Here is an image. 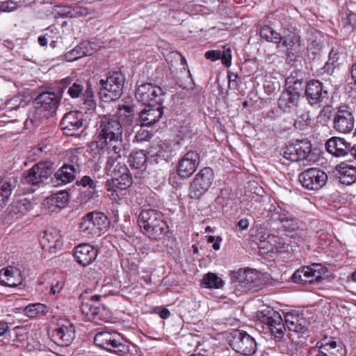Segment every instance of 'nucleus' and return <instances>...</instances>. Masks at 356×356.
Returning a JSON list of instances; mask_svg holds the SVG:
<instances>
[{
  "label": "nucleus",
  "mask_w": 356,
  "mask_h": 356,
  "mask_svg": "<svg viewBox=\"0 0 356 356\" xmlns=\"http://www.w3.org/2000/svg\"><path fill=\"white\" fill-rule=\"evenodd\" d=\"M279 240L280 238L273 234H268L266 236L263 235L260 240L259 248L268 252H274Z\"/></svg>",
  "instance_id": "obj_38"
},
{
  "label": "nucleus",
  "mask_w": 356,
  "mask_h": 356,
  "mask_svg": "<svg viewBox=\"0 0 356 356\" xmlns=\"http://www.w3.org/2000/svg\"><path fill=\"white\" fill-rule=\"evenodd\" d=\"M283 157L292 162L298 161V156L297 154V149L294 144L285 147L282 150Z\"/></svg>",
  "instance_id": "obj_47"
},
{
  "label": "nucleus",
  "mask_w": 356,
  "mask_h": 356,
  "mask_svg": "<svg viewBox=\"0 0 356 356\" xmlns=\"http://www.w3.org/2000/svg\"><path fill=\"white\" fill-rule=\"evenodd\" d=\"M19 7L17 2L13 1H7L0 3V11L1 12H12Z\"/></svg>",
  "instance_id": "obj_54"
},
{
  "label": "nucleus",
  "mask_w": 356,
  "mask_h": 356,
  "mask_svg": "<svg viewBox=\"0 0 356 356\" xmlns=\"http://www.w3.org/2000/svg\"><path fill=\"white\" fill-rule=\"evenodd\" d=\"M152 134L142 127L137 131L135 139L137 142L147 141L152 138Z\"/></svg>",
  "instance_id": "obj_55"
},
{
  "label": "nucleus",
  "mask_w": 356,
  "mask_h": 356,
  "mask_svg": "<svg viewBox=\"0 0 356 356\" xmlns=\"http://www.w3.org/2000/svg\"><path fill=\"white\" fill-rule=\"evenodd\" d=\"M306 97L311 104H316L327 98V92L323 90L322 83L316 80L310 81L306 88Z\"/></svg>",
  "instance_id": "obj_23"
},
{
  "label": "nucleus",
  "mask_w": 356,
  "mask_h": 356,
  "mask_svg": "<svg viewBox=\"0 0 356 356\" xmlns=\"http://www.w3.org/2000/svg\"><path fill=\"white\" fill-rule=\"evenodd\" d=\"M281 42L287 49H295L300 44V37L296 32H289L287 35L282 36Z\"/></svg>",
  "instance_id": "obj_39"
},
{
  "label": "nucleus",
  "mask_w": 356,
  "mask_h": 356,
  "mask_svg": "<svg viewBox=\"0 0 356 356\" xmlns=\"http://www.w3.org/2000/svg\"><path fill=\"white\" fill-rule=\"evenodd\" d=\"M138 223L143 232L154 240L162 238L168 231V226L162 213L154 209L143 210L139 216Z\"/></svg>",
  "instance_id": "obj_2"
},
{
  "label": "nucleus",
  "mask_w": 356,
  "mask_h": 356,
  "mask_svg": "<svg viewBox=\"0 0 356 356\" xmlns=\"http://www.w3.org/2000/svg\"><path fill=\"white\" fill-rule=\"evenodd\" d=\"M220 50H211L208 51L205 53V57L212 61H215L220 59Z\"/></svg>",
  "instance_id": "obj_63"
},
{
  "label": "nucleus",
  "mask_w": 356,
  "mask_h": 356,
  "mask_svg": "<svg viewBox=\"0 0 356 356\" xmlns=\"http://www.w3.org/2000/svg\"><path fill=\"white\" fill-rule=\"evenodd\" d=\"M136 99L144 105H161L165 99V92L158 86L149 83L141 84L136 89Z\"/></svg>",
  "instance_id": "obj_5"
},
{
  "label": "nucleus",
  "mask_w": 356,
  "mask_h": 356,
  "mask_svg": "<svg viewBox=\"0 0 356 356\" xmlns=\"http://www.w3.org/2000/svg\"><path fill=\"white\" fill-rule=\"evenodd\" d=\"M77 168L74 165L64 164L55 174L51 182L54 186L70 183L75 179Z\"/></svg>",
  "instance_id": "obj_22"
},
{
  "label": "nucleus",
  "mask_w": 356,
  "mask_h": 356,
  "mask_svg": "<svg viewBox=\"0 0 356 356\" xmlns=\"http://www.w3.org/2000/svg\"><path fill=\"white\" fill-rule=\"evenodd\" d=\"M74 254L79 264L87 266L96 259L97 250L89 244H81L76 248Z\"/></svg>",
  "instance_id": "obj_20"
},
{
  "label": "nucleus",
  "mask_w": 356,
  "mask_h": 356,
  "mask_svg": "<svg viewBox=\"0 0 356 356\" xmlns=\"http://www.w3.org/2000/svg\"><path fill=\"white\" fill-rule=\"evenodd\" d=\"M60 209V207H57V204L51 196L46 198V210H47L49 213H52L58 212Z\"/></svg>",
  "instance_id": "obj_57"
},
{
  "label": "nucleus",
  "mask_w": 356,
  "mask_h": 356,
  "mask_svg": "<svg viewBox=\"0 0 356 356\" xmlns=\"http://www.w3.org/2000/svg\"><path fill=\"white\" fill-rule=\"evenodd\" d=\"M46 236H47L46 239L48 241V243H49V252L51 253H55L56 248H60L61 245L59 231L54 228H51L48 231H46Z\"/></svg>",
  "instance_id": "obj_36"
},
{
  "label": "nucleus",
  "mask_w": 356,
  "mask_h": 356,
  "mask_svg": "<svg viewBox=\"0 0 356 356\" xmlns=\"http://www.w3.org/2000/svg\"><path fill=\"white\" fill-rule=\"evenodd\" d=\"M163 115L161 105L147 106L140 115V126H151L156 123Z\"/></svg>",
  "instance_id": "obj_24"
},
{
  "label": "nucleus",
  "mask_w": 356,
  "mask_h": 356,
  "mask_svg": "<svg viewBox=\"0 0 356 356\" xmlns=\"http://www.w3.org/2000/svg\"><path fill=\"white\" fill-rule=\"evenodd\" d=\"M79 46L83 56H90L97 50L95 44L87 41L81 42Z\"/></svg>",
  "instance_id": "obj_51"
},
{
  "label": "nucleus",
  "mask_w": 356,
  "mask_h": 356,
  "mask_svg": "<svg viewBox=\"0 0 356 356\" xmlns=\"http://www.w3.org/2000/svg\"><path fill=\"white\" fill-rule=\"evenodd\" d=\"M202 284L207 288L220 289L223 286L224 282L215 273H209L204 276Z\"/></svg>",
  "instance_id": "obj_40"
},
{
  "label": "nucleus",
  "mask_w": 356,
  "mask_h": 356,
  "mask_svg": "<svg viewBox=\"0 0 356 356\" xmlns=\"http://www.w3.org/2000/svg\"><path fill=\"white\" fill-rule=\"evenodd\" d=\"M101 296L95 295L90 300L83 302L81 306L82 314L91 321L99 323L100 321L107 322L109 320V312L99 302Z\"/></svg>",
  "instance_id": "obj_6"
},
{
  "label": "nucleus",
  "mask_w": 356,
  "mask_h": 356,
  "mask_svg": "<svg viewBox=\"0 0 356 356\" xmlns=\"http://www.w3.org/2000/svg\"><path fill=\"white\" fill-rule=\"evenodd\" d=\"M83 86L79 83H74L70 87L68 93L72 98H76L83 92Z\"/></svg>",
  "instance_id": "obj_58"
},
{
  "label": "nucleus",
  "mask_w": 356,
  "mask_h": 356,
  "mask_svg": "<svg viewBox=\"0 0 356 356\" xmlns=\"http://www.w3.org/2000/svg\"><path fill=\"white\" fill-rule=\"evenodd\" d=\"M171 73L176 79L177 84L184 89H191L194 86L191 72L187 68V64L177 69L173 70Z\"/></svg>",
  "instance_id": "obj_27"
},
{
  "label": "nucleus",
  "mask_w": 356,
  "mask_h": 356,
  "mask_svg": "<svg viewBox=\"0 0 356 356\" xmlns=\"http://www.w3.org/2000/svg\"><path fill=\"white\" fill-rule=\"evenodd\" d=\"M200 156L196 151L187 152L178 164L177 173L181 177H189L197 168Z\"/></svg>",
  "instance_id": "obj_14"
},
{
  "label": "nucleus",
  "mask_w": 356,
  "mask_h": 356,
  "mask_svg": "<svg viewBox=\"0 0 356 356\" xmlns=\"http://www.w3.org/2000/svg\"><path fill=\"white\" fill-rule=\"evenodd\" d=\"M108 156L105 165V172H108L115 175L114 171L120 166L122 163H124V159L122 156V152L119 153L108 151Z\"/></svg>",
  "instance_id": "obj_32"
},
{
  "label": "nucleus",
  "mask_w": 356,
  "mask_h": 356,
  "mask_svg": "<svg viewBox=\"0 0 356 356\" xmlns=\"http://www.w3.org/2000/svg\"><path fill=\"white\" fill-rule=\"evenodd\" d=\"M214 173L211 168L206 167L197 172L193 178L189 189V196L199 199L213 184Z\"/></svg>",
  "instance_id": "obj_7"
},
{
  "label": "nucleus",
  "mask_w": 356,
  "mask_h": 356,
  "mask_svg": "<svg viewBox=\"0 0 356 356\" xmlns=\"http://www.w3.org/2000/svg\"><path fill=\"white\" fill-rule=\"evenodd\" d=\"M82 57H83V55H82V52L81 51L79 45L65 54V59L70 62L76 60Z\"/></svg>",
  "instance_id": "obj_53"
},
{
  "label": "nucleus",
  "mask_w": 356,
  "mask_h": 356,
  "mask_svg": "<svg viewBox=\"0 0 356 356\" xmlns=\"http://www.w3.org/2000/svg\"><path fill=\"white\" fill-rule=\"evenodd\" d=\"M12 193V186L9 182L3 183L0 188V207L6 204Z\"/></svg>",
  "instance_id": "obj_48"
},
{
  "label": "nucleus",
  "mask_w": 356,
  "mask_h": 356,
  "mask_svg": "<svg viewBox=\"0 0 356 356\" xmlns=\"http://www.w3.org/2000/svg\"><path fill=\"white\" fill-rule=\"evenodd\" d=\"M296 149H297V154L298 159H305L311 152L312 145L309 141L306 140H299L294 143Z\"/></svg>",
  "instance_id": "obj_41"
},
{
  "label": "nucleus",
  "mask_w": 356,
  "mask_h": 356,
  "mask_svg": "<svg viewBox=\"0 0 356 356\" xmlns=\"http://www.w3.org/2000/svg\"><path fill=\"white\" fill-rule=\"evenodd\" d=\"M337 171L339 172V181L343 184H350L355 181L356 180V168L348 165L345 163H341L337 165L336 167Z\"/></svg>",
  "instance_id": "obj_29"
},
{
  "label": "nucleus",
  "mask_w": 356,
  "mask_h": 356,
  "mask_svg": "<svg viewBox=\"0 0 356 356\" xmlns=\"http://www.w3.org/2000/svg\"><path fill=\"white\" fill-rule=\"evenodd\" d=\"M234 278L238 282L247 286L248 284L255 282L257 278V273L250 269H239L234 273Z\"/></svg>",
  "instance_id": "obj_33"
},
{
  "label": "nucleus",
  "mask_w": 356,
  "mask_h": 356,
  "mask_svg": "<svg viewBox=\"0 0 356 356\" xmlns=\"http://www.w3.org/2000/svg\"><path fill=\"white\" fill-rule=\"evenodd\" d=\"M64 133L68 136H76L83 127V118L80 113L71 111L65 114L61 122Z\"/></svg>",
  "instance_id": "obj_17"
},
{
  "label": "nucleus",
  "mask_w": 356,
  "mask_h": 356,
  "mask_svg": "<svg viewBox=\"0 0 356 356\" xmlns=\"http://www.w3.org/2000/svg\"><path fill=\"white\" fill-rule=\"evenodd\" d=\"M146 161V154L143 151L132 153L129 159L130 165L136 169L141 168L144 166Z\"/></svg>",
  "instance_id": "obj_42"
},
{
  "label": "nucleus",
  "mask_w": 356,
  "mask_h": 356,
  "mask_svg": "<svg viewBox=\"0 0 356 356\" xmlns=\"http://www.w3.org/2000/svg\"><path fill=\"white\" fill-rule=\"evenodd\" d=\"M341 56L342 53L341 52L340 47H333L330 52L329 60L328 62L327 63V65L331 64L332 65H334L335 64H337Z\"/></svg>",
  "instance_id": "obj_52"
},
{
  "label": "nucleus",
  "mask_w": 356,
  "mask_h": 356,
  "mask_svg": "<svg viewBox=\"0 0 356 356\" xmlns=\"http://www.w3.org/2000/svg\"><path fill=\"white\" fill-rule=\"evenodd\" d=\"M165 60L169 65L171 72L187 63L185 58L177 51H172L168 54L165 56Z\"/></svg>",
  "instance_id": "obj_35"
},
{
  "label": "nucleus",
  "mask_w": 356,
  "mask_h": 356,
  "mask_svg": "<svg viewBox=\"0 0 356 356\" xmlns=\"http://www.w3.org/2000/svg\"><path fill=\"white\" fill-rule=\"evenodd\" d=\"M220 54L219 60H221L222 64L225 66H230L232 59L231 50L227 49L226 50L220 51Z\"/></svg>",
  "instance_id": "obj_59"
},
{
  "label": "nucleus",
  "mask_w": 356,
  "mask_h": 356,
  "mask_svg": "<svg viewBox=\"0 0 356 356\" xmlns=\"http://www.w3.org/2000/svg\"><path fill=\"white\" fill-rule=\"evenodd\" d=\"M97 194L95 188H89L88 190L83 191L81 193V199L85 202L93 198Z\"/></svg>",
  "instance_id": "obj_62"
},
{
  "label": "nucleus",
  "mask_w": 356,
  "mask_h": 356,
  "mask_svg": "<svg viewBox=\"0 0 356 356\" xmlns=\"http://www.w3.org/2000/svg\"><path fill=\"white\" fill-rule=\"evenodd\" d=\"M348 10L349 12L348 17L350 22L356 25V3H350L348 5Z\"/></svg>",
  "instance_id": "obj_61"
},
{
  "label": "nucleus",
  "mask_w": 356,
  "mask_h": 356,
  "mask_svg": "<svg viewBox=\"0 0 356 356\" xmlns=\"http://www.w3.org/2000/svg\"><path fill=\"white\" fill-rule=\"evenodd\" d=\"M22 282L21 273L15 267H9L0 271V282L5 286L15 287Z\"/></svg>",
  "instance_id": "obj_26"
},
{
  "label": "nucleus",
  "mask_w": 356,
  "mask_h": 356,
  "mask_svg": "<svg viewBox=\"0 0 356 356\" xmlns=\"http://www.w3.org/2000/svg\"><path fill=\"white\" fill-rule=\"evenodd\" d=\"M334 127L341 133H348L354 127L352 113L346 110H339L334 119Z\"/></svg>",
  "instance_id": "obj_21"
},
{
  "label": "nucleus",
  "mask_w": 356,
  "mask_h": 356,
  "mask_svg": "<svg viewBox=\"0 0 356 356\" xmlns=\"http://www.w3.org/2000/svg\"><path fill=\"white\" fill-rule=\"evenodd\" d=\"M260 35L268 42L280 44L282 42V35L274 31L269 26H264L260 29Z\"/></svg>",
  "instance_id": "obj_37"
},
{
  "label": "nucleus",
  "mask_w": 356,
  "mask_h": 356,
  "mask_svg": "<svg viewBox=\"0 0 356 356\" xmlns=\"http://www.w3.org/2000/svg\"><path fill=\"white\" fill-rule=\"evenodd\" d=\"M24 311L27 316L34 318L40 313H43L44 312V305L40 303L30 305L27 306Z\"/></svg>",
  "instance_id": "obj_46"
},
{
  "label": "nucleus",
  "mask_w": 356,
  "mask_h": 356,
  "mask_svg": "<svg viewBox=\"0 0 356 356\" xmlns=\"http://www.w3.org/2000/svg\"><path fill=\"white\" fill-rule=\"evenodd\" d=\"M108 224L106 216L102 212H90L84 216L80 223V230L85 234H97Z\"/></svg>",
  "instance_id": "obj_9"
},
{
  "label": "nucleus",
  "mask_w": 356,
  "mask_h": 356,
  "mask_svg": "<svg viewBox=\"0 0 356 356\" xmlns=\"http://www.w3.org/2000/svg\"><path fill=\"white\" fill-rule=\"evenodd\" d=\"M350 143L343 138L333 137L326 143V149L332 154L336 156H345L349 154Z\"/></svg>",
  "instance_id": "obj_25"
},
{
  "label": "nucleus",
  "mask_w": 356,
  "mask_h": 356,
  "mask_svg": "<svg viewBox=\"0 0 356 356\" xmlns=\"http://www.w3.org/2000/svg\"><path fill=\"white\" fill-rule=\"evenodd\" d=\"M51 197L55 200L57 207H60L61 209L65 207L69 200V194L65 191L51 195Z\"/></svg>",
  "instance_id": "obj_49"
},
{
  "label": "nucleus",
  "mask_w": 356,
  "mask_h": 356,
  "mask_svg": "<svg viewBox=\"0 0 356 356\" xmlns=\"http://www.w3.org/2000/svg\"><path fill=\"white\" fill-rule=\"evenodd\" d=\"M261 321L269 327L271 333L276 338H282L285 328V322L280 314L276 311H268L267 314L263 315Z\"/></svg>",
  "instance_id": "obj_15"
},
{
  "label": "nucleus",
  "mask_w": 356,
  "mask_h": 356,
  "mask_svg": "<svg viewBox=\"0 0 356 356\" xmlns=\"http://www.w3.org/2000/svg\"><path fill=\"white\" fill-rule=\"evenodd\" d=\"M310 118L308 111H298L297 119L295 120L294 126L300 129H304L308 125Z\"/></svg>",
  "instance_id": "obj_45"
},
{
  "label": "nucleus",
  "mask_w": 356,
  "mask_h": 356,
  "mask_svg": "<svg viewBox=\"0 0 356 356\" xmlns=\"http://www.w3.org/2000/svg\"><path fill=\"white\" fill-rule=\"evenodd\" d=\"M300 97V92L296 88L289 86L279 98V106L284 111H289L298 106Z\"/></svg>",
  "instance_id": "obj_19"
},
{
  "label": "nucleus",
  "mask_w": 356,
  "mask_h": 356,
  "mask_svg": "<svg viewBox=\"0 0 356 356\" xmlns=\"http://www.w3.org/2000/svg\"><path fill=\"white\" fill-rule=\"evenodd\" d=\"M83 109L85 112L94 111L96 108V102L94 100V92L90 87H88L83 93Z\"/></svg>",
  "instance_id": "obj_43"
},
{
  "label": "nucleus",
  "mask_w": 356,
  "mask_h": 356,
  "mask_svg": "<svg viewBox=\"0 0 356 356\" xmlns=\"http://www.w3.org/2000/svg\"><path fill=\"white\" fill-rule=\"evenodd\" d=\"M123 129L118 120L113 115H105L100 118L95 141L99 149L119 153L124 150Z\"/></svg>",
  "instance_id": "obj_1"
},
{
  "label": "nucleus",
  "mask_w": 356,
  "mask_h": 356,
  "mask_svg": "<svg viewBox=\"0 0 356 356\" xmlns=\"http://www.w3.org/2000/svg\"><path fill=\"white\" fill-rule=\"evenodd\" d=\"M285 325L290 331L305 333L308 330V321L298 312H288L284 316Z\"/></svg>",
  "instance_id": "obj_18"
},
{
  "label": "nucleus",
  "mask_w": 356,
  "mask_h": 356,
  "mask_svg": "<svg viewBox=\"0 0 356 356\" xmlns=\"http://www.w3.org/2000/svg\"><path fill=\"white\" fill-rule=\"evenodd\" d=\"M51 90L50 87H46V112H49V116H54L60 104L62 91L60 89L56 91Z\"/></svg>",
  "instance_id": "obj_28"
},
{
  "label": "nucleus",
  "mask_w": 356,
  "mask_h": 356,
  "mask_svg": "<svg viewBox=\"0 0 356 356\" xmlns=\"http://www.w3.org/2000/svg\"><path fill=\"white\" fill-rule=\"evenodd\" d=\"M118 114L123 120H128L133 114V108L129 106L124 105L118 108Z\"/></svg>",
  "instance_id": "obj_56"
},
{
  "label": "nucleus",
  "mask_w": 356,
  "mask_h": 356,
  "mask_svg": "<svg viewBox=\"0 0 356 356\" xmlns=\"http://www.w3.org/2000/svg\"><path fill=\"white\" fill-rule=\"evenodd\" d=\"M95 343L108 351H122L123 338L116 332H101L95 336Z\"/></svg>",
  "instance_id": "obj_10"
},
{
  "label": "nucleus",
  "mask_w": 356,
  "mask_h": 356,
  "mask_svg": "<svg viewBox=\"0 0 356 356\" xmlns=\"http://www.w3.org/2000/svg\"><path fill=\"white\" fill-rule=\"evenodd\" d=\"M115 175L111 172L107 173L108 176L112 177L111 180H108L106 182V186L108 191L114 192V189L111 187L113 184L114 186L119 187L120 189L126 188L131 184V177L129 174V170L124 163L118 166L114 171Z\"/></svg>",
  "instance_id": "obj_13"
},
{
  "label": "nucleus",
  "mask_w": 356,
  "mask_h": 356,
  "mask_svg": "<svg viewBox=\"0 0 356 356\" xmlns=\"http://www.w3.org/2000/svg\"><path fill=\"white\" fill-rule=\"evenodd\" d=\"M49 21L53 19L56 20L59 17H74L71 9L63 6H51L47 9V14L46 15Z\"/></svg>",
  "instance_id": "obj_34"
},
{
  "label": "nucleus",
  "mask_w": 356,
  "mask_h": 356,
  "mask_svg": "<svg viewBox=\"0 0 356 356\" xmlns=\"http://www.w3.org/2000/svg\"><path fill=\"white\" fill-rule=\"evenodd\" d=\"M229 345L237 353L243 355H252L257 350V343L253 337L246 332L236 330L233 332Z\"/></svg>",
  "instance_id": "obj_8"
},
{
  "label": "nucleus",
  "mask_w": 356,
  "mask_h": 356,
  "mask_svg": "<svg viewBox=\"0 0 356 356\" xmlns=\"http://www.w3.org/2000/svg\"><path fill=\"white\" fill-rule=\"evenodd\" d=\"M289 249V244L286 243L284 241H282V240L280 238V240L278 241L277 245H276L275 251H280V252H285L287 251Z\"/></svg>",
  "instance_id": "obj_64"
},
{
  "label": "nucleus",
  "mask_w": 356,
  "mask_h": 356,
  "mask_svg": "<svg viewBox=\"0 0 356 356\" xmlns=\"http://www.w3.org/2000/svg\"><path fill=\"white\" fill-rule=\"evenodd\" d=\"M44 163L40 162L35 164L25 176L24 179L27 183L36 185L42 182L44 177Z\"/></svg>",
  "instance_id": "obj_30"
},
{
  "label": "nucleus",
  "mask_w": 356,
  "mask_h": 356,
  "mask_svg": "<svg viewBox=\"0 0 356 356\" xmlns=\"http://www.w3.org/2000/svg\"><path fill=\"white\" fill-rule=\"evenodd\" d=\"M299 178L305 188L309 190H318L325 184L327 176L323 171L312 168L302 172Z\"/></svg>",
  "instance_id": "obj_12"
},
{
  "label": "nucleus",
  "mask_w": 356,
  "mask_h": 356,
  "mask_svg": "<svg viewBox=\"0 0 356 356\" xmlns=\"http://www.w3.org/2000/svg\"><path fill=\"white\" fill-rule=\"evenodd\" d=\"M324 273L323 268L320 264H312L309 266H304L297 270L292 276V280L296 283L312 284L319 282Z\"/></svg>",
  "instance_id": "obj_11"
},
{
  "label": "nucleus",
  "mask_w": 356,
  "mask_h": 356,
  "mask_svg": "<svg viewBox=\"0 0 356 356\" xmlns=\"http://www.w3.org/2000/svg\"><path fill=\"white\" fill-rule=\"evenodd\" d=\"M125 78L120 72H110L106 79H101L99 84L102 88L99 90V97L104 102L118 99L124 88Z\"/></svg>",
  "instance_id": "obj_4"
},
{
  "label": "nucleus",
  "mask_w": 356,
  "mask_h": 356,
  "mask_svg": "<svg viewBox=\"0 0 356 356\" xmlns=\"http://www.w3.org/2000/svg\"><path fill=\"white\" fill-rule=\"evenodd\" d=\"M274 218L282 225L286 231L292 232L298 227V220L288 213L277 212Z\"/></svg>",
  "instance_id": "obj_31"
},
{
  "label": "nucleus",
  "mask_w": 356,
  "mask_h": 356,
  "mask_svg": "<svg viewBox=\"0 0 356 356\" xmlns=\"http://www.w3.org/2000/svg\"><path fill=\"white\" fill-rule=\"evenodd\" d=\"M76 184L83 187L95 188L96 184L95 181L89 176H83L80 180L76 181Z\"/></svg>",
  "instance_id": "obj_60"
},
{
  "label": "nucleus",
  "mask_w": 356,
  "mask_h": 356,
  "mask_svg": "<svg viewBox=\"0 0 356 356\" xmlns=\"http://www.w3.org/2000/svg\"><path fill=\"white\" fill-rule=\"evenodd\" d=\"M332 114V108L330 106H325L321 111L317 117L318 122L322 124H325L330 120Z\"/></svg>",
  "instance_id": "obj_50"
},
{
  "label": "nucleus",
  "mask_w": 356,
  "mask_h": 356,
  "mask_svg": "<svg viewBox=\"0 0 356 356\" xmlns=\"http://www.w3.org/2000/svg\"><path fill=\"white\" fill-rule=\"evenodd\" d=\"M47 332L51 340L61 346H67L75 338L74 325L67 320L54 319L50 321Z\"/></svg>",
  "instance_id": "obj_3"
},
{
  "label": "nucleus",
  "mask_w": 356,
  "mask_h": 356,
  "mask_svg": "<svg viewBox=\"0 0 356 356\" xmlns=\"http://www.w3.org/2000/svg\"><path fill=\"white\" fill-rule=\"evenodd\" d=\"M317 352L316 356H346V349L341 342L332 339H324L321 346L313 349Z\"/></svg>",
  "instance_id": "obj_16"
},
{
  "label": "nucleus",
  "mask_w": 356,
  "mask_h": 356,
  "mask_svg": "<svg viewBox=\"0 0 356 356\" xmlns=\"http://www.w3.org/2000/svg\"><path fill=\"white\" fill-rule=\"evenodd\" d=\"M149 153L151 154L152 156L163 158L165 161L170 159L172 156L171 150L169 149V145L166 143H163L159 145V149L158 151L151 149Z\"/></svg>",
  "instance_id": "obj_44"
}]
</instances>
